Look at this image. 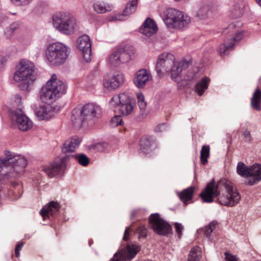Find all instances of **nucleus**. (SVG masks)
Instances as JSON below:
<instances>
[{
    "label": "nucleus",
    "instance_id": "obj_42",
    "mask_svg": "<svg viewBox=\"0 0 261 261\" xmlns=\"http://www.w3.org/2000/svg\"><path fill=\"white\" fill-rule=\"evenodd\" d=\"M139 233V238H145L147 236V229L144 226H140L137 230Z\"/></svg>",
    "mask_w": 261,
    "mask_h": 261
},
{
    "label": "nucleus",
    "instance_id": "obj_46",
    "mask_svg": "<svg viewBox=\"0 0 261 261\" xmlns=\"http://www.w3.org/2000/svg\"><path fill=\"white\" fill-rule=\"evenodd\" d=\"M243 136L246 142L250 143L252 141V137L249 130H246L243 133Z\"/></svg>",
    "mask_w": 261,
    "mask_h": 261
},
{
    "label": "nucleus",
    "instance_id": "obj_36",
    "mask_svg": "<svg viewBox=\"0 0 261 261\" xmlns=\"http://www.w3.org/2000/svg\"><path fill=\"white\" fill-rule=\"evenodd\" d=\"M210 146L208 145H203L200 151V161L203 165L207 163V158L210 155Z\"/></svg>",
    "mask_w": 261,
    "mask_h": 261
},
{
    "label": "nucleus",
    "instance_id": "obj_29",
    "mask_svg": "<svg viewBox=\"0 0 261 261\" xmlns=\"http://www.w3.org/2000/svg\"><path fill=\"white\" fill-rule=\"evenodd\" d=\"M199 71V68L197 67L194 68L189 69L186 72H184V74H182V76L181 77L182 79V84H186L185 85L186 86L188 85V82L191 81L197 77V73Z\"/></svg>",
    "mask_w": 261,
    "mask_h": 261
},
{
    "label": "nucleus",
    "instance_id": "obj_28",
    "mask_svg": "<svg viewBox=\"0 0 261 261\" xmlns=\"http://www.w3.org/2000/svg\"><path fill=\"white\" fill-rule=\"evenodd\" d=\"M195 190V188L194 186H191L183 190L181 192L178 193V196L180 199L185 204H187L188 201L192 199Z\"/></svg>",
    "mask_w": 261,
    "mask_h": 261
},
{
    "label": "nucleus",
    "instance_id": "obj_8",
    "mask_svg": "<svg viewBox=\"0 0 261 261\" xmlns=\"http://www.w3.org/2000/svg\"><path fill=\"white\" fill-rule=\"evenodd\" d=\"M164 21L168 28L180 29L187 27L190 23L191 18L181 11L169 9Z\"/></svg>",
    "mask_w": 261,
    "mask_h": 261
},
{
    "label": "nucleus",
    "instance_id": "obj_15",
    "mask_svg": "<svg viewBox=\"0 0 261 261\" xmlns=\"http://www.w3.org/2000/svg\"><path fill=\"white\" fill-rule=\"evenodd\" d=\"M65 158L56 161L54 163L43 167L42 170L48 177H53L57 174H62L66 169Z\"/></svg>",
    "mask_w": 261,
    "mask_h": 261
},
{
    "label": "nucleus",
    "instance_id": "obj_52",
    "mask_svg": "<svg viewBox=\"0 0 261 261\" xmlns=\"http://www.w3.org/2000/svg\"><path fill=\"white\" fill-rule=\"evenodd\" d=\"M21 98L19 95H16L15 96V102L17 105L21 103Z\"/></svg>",
    "mask_w": 261,
    "mask_h": 261
},
{
    "label": "nucleus",
    "instance_id": "obj_37",
    "mask_svg": "<svg viewBox=\"0 0 261 261\" xmlns=\"http://www.w3.org/2000/svg\"><path fill=\"white\" fill-rule=\"evenodd\" d=\"M229 41L228 39L225 40L224 43L220 45L219 52L221 56L226 55L227 50L231 48L233 46V43L229 42Z\"/></svg>",
    "mask_w": 261,
    "mask_h": 261
},
{
    "label": "nucleus",
    "instance_id": "obj_16",
    "mask_svg": "<svg viewBox=\"0 0 261 261\" xmlns=\"http://www.w3.org/2000/svg\"><path fill=\"white\" fill-rule=\"evenodd\" d=\"M12 119L15 121L16 126L22 131H27L33 126L32 121L20 110H16Z\"/></svg>",
    "mask_w": 261,
    "mask_h": 261
},
{
    "label": "nucleus",
    "instance_id": "obj_19",
    "mask_svg": "<svg viewBox=\"0 0 261 261\" xmlns=\"http://www.w3.org/2000/svg\"><path fill=\"white\" fill-rule=\"evenodd\" d=\"M152 79L150 72L144 69L138 70L134 79V83L136 87L143 88L146 83Z\"/></svg>",
    "mask_w": 261,
    "mask_h": 261
},
{
    "label": "nucleus",
    "instance_id": "obj_24",
    "mask_svg": "<svg viewBox=\"0 0 261 261\" xmlns=\"http://www.w3.org/2000/svg\"><path fill=\"white\" fill-rule=\"evenodd\" d=\"M153 142L149 138L147 137H143L140 141V151L144 154L150 153L152 149Z\"/></svg>",
    "mask_w": 261,
    "mask_h": 261
},
{
    "label": "nucleus",
    "instance_id": "obj_43",
    "mask_svg": "<svg viewBox=\"0 0 261 261\" xmlns=\"http://www.w3.org/2000/svg\"><path fill=\"white\" fill-rule=\"evenodd\" d=\"M111 124L113 126L122 125L123 121L121 117L119 116H114L111 120Z\"/></svg>",
    "mask_w": 261,
    "mask_h": 261
},
{
    "label": "nucleus",
    "instance_id": "obj_22",
    "mask_svg": "<svg viewBox=\"0 0 261 261\" xmlns=\"http://www.w3.org/2000/svg\"><path fill=\"white\" fill-rule=\"evenodd\" d=\"M60 208L59 204L54 201L49 202L48 204L43 206L40 214L44 219L54 216Z\"/></svg>",
    "mask_w": 261,
    "mask_h": 261
},
{
    "label": "nucleus",
    "instance_id": "obj_12",
    "mask_svg": "<svg viewBox=\"0 0 261 261\" xmlns=\"http://www.w3.org/2000/svg\"><path fill=\"white\" fill-rule=\"evenodd\" d=\"M130 60L129 53L125 48L120 47L110 55L108 63L111 66L116 67L121 64L128 62Z\"/></svg>",
    "mask_w": 261,
    "mask_h": 261
},
{
    "label": "nucleus",
    "instance_id": "obj_18",
    "mask_svg": "<svg viewBox=\"0 0 261 261\" xmlns=\"http://www.w3.org/2000/svg\"><path fill=\"white\" fill-rule=\"evenodd\" d=\"M124 81L122 74L118 73L106 78L103 80V86L109 90H115L121 86Z\"/></svg>",
    "mask_w": 261,
    "mask_h": 261
},
{
    "label": "nucleus",
    "instance_id": "obj_20",
    "mask_svg": "<svg viewBox=\"0 0 261 261\" xmlns=\"http://www.w3.org/2000/svg\"><path fill=\"white\" fill-rule=\"evenodd\" d=\"M36 116L40 120H48L55 114L54 109L48 105H42L34 108Z\"/></svg>",
    "mask_w": 261,
    "mask_h": 261
},
{
    "label": "nucleus",
    "instance_id": "obj_56",
    "mask_svg": "<svg viewBox=\"0 0 261 261\" xmlns=\"http://www.w3.org/2000/svg\"><path fill=\"white\" fill-rule=\"evenodd\" d=\"M135 212H133L132 214V216H134L135 215Z\"/></svg>",
    "mask_w": 261,
    "mask_h": 261
},
{
    "label": "nucleus",
    "instance_id": "obj_21",
    "mask_svg": "<svg viewBox=\"0 0 261 261\" xmlns=\"http://www.w3.org/2000/svg\"><path fill=\"white\" fill-rule=\"evenodd\" d=\"M158 31L157 26L153 20L147 18L139 29V31L144 35L149 37Z\"/></svg>",
    "mask_w": 261,
    "mask_h": 261
},
{
    "label": "nucleus",
    "instance_id": "obj_48",
    "mask_svg": "<svg viewBox=\"0 0 261 261\" xmlns=\"http://www.w3.org/2000/svg\"><path fill=\"white\" fill-rule=\"evenodd\" d=\"M225 256L226 261H237V259L234 256L232 255L227 252L225 253Z\"/></svg>",
    "mask_w": 261,
    "mask_h": 261
},
{
    "label": "nucleus",
    "instance_id": "obj_50",
    "mask_svg": "<svg viewBox=\"0 0 261 261\" xmlns=\"http://www.w3.org/2000/svg\"><path fill=\"white\" fill-rule=\"evenodd\" d=\"M165 129V125L164 124H161L158 125L155 128V131L161 132Z\"/></svg>",
    "mask_w": 261,
    "mask_h": 261
},
{
    "label": "nucleus",
    "instance_id": "obj_13",
    "mask_svg": "<svg viewBox=\"0 0 261 261\" xmlns=\"http://www.w3.org/2000/svg\"><path fill=\"white\" fill-rule=\"evenodd\" d=\"M174 60V56L171 54L164 53L160 55L156 62L155 68L158 74L162 75L169 71Z\"/></svg>",
    "mask_w": 261,
    "mask_h": 261
},
{
    "label": "nucleus",
    "instance_id": "obj_55",
    "mask_svg": "<svg viewBox=\"0 0 261 261\" xmlns=\"http://www.w3.org/2000/svg\"><path fill=\"white\" fill-rule=\"evenodd\" d=\"M256 2L261 7V0H256Z\"/></svg>",
    "mask_w": 261,
    "mask_h": 261
},
{
    "label": "nucleus",
    "instance_id": "obj_1",
    "mask_svg": "<svg viewBox=\"0 0 261 261\" xmlns=\"http://www.w3.org/2000/svg\"><path fill=\"white\" fill-rule=\"evenodd\" d=\"M200 196L205 202H213L214 197L218 196L219 203L228 206L236 205L241 199V195L236 187L226 179L220 180L217 183L212 180L207 184Z\"/></svg>",
    "mask_w": 261,
    "mask_h": 261
},
{
    "label": "nucleus",
    "instance_id": "obj_30",
    "mask_svg": "<svg viewBox=\"0 0 261 261\" xmlns=\"http://www.w3.org/2000/svg\"><path fill=\"white\" fill-rule=\"evenodd\" d=\"M251 166L248 167L243 162H240L237 167V172L241 176L247 178L250 177Z\"/></svg>",
    "mask_w": 261,
    "mask_h": 261
},
{
    "label": "nucleus",
    "instance_id": "obj_35",
    "mask_svg": "<svg viewBox=\"0 0 261 261\" xmlns=\"http://www.w3.org/2000/svg\"><path fill=\"white\" fill-rule=\"evenodd\" d=\"M94 10L98 13H103L107 11H110L111 7L106 6V4L102 2H98L93 4Z\"/></svg>",
    "mask_w": 261,
    "mask_h": 261
},
{
    "label": "nucleus",
    "instance_id": "obj_57",
    "mask_svg": "<svg viewBox=\"0 0 261 261\" xmlns=\"http://www.w3.org/2000/svg\"><path fill=\"white\" fill-rule=\"evenodd\" d=\"M115 19H117L116 18H115ZM118 20H120V18H118Z\"/></svg>",
    "mask_w": 261,
    "mask_h": 261
},
{
    "label": "nucleus",
    "instance_id": "obj_2",
    "mask_svg": "<svg viewBox=\"0 0 261 261\" xmlns=\"http://www.w3.org/2000/svg\"><path fill=\"white\" fill-rule=\"evenodd\" d=\"M13 79L15 82L19 83V88L21 90L30 91L36 80L34 63L29 61H20L16 67Z\"/></svg>",
    "mask_w": 261,
    "mask_h": 261
},
{
    "label": "nucleus",
    "instance_id": "obj_38",
    "mask_svg": "<svg viewBox=\"0 0 261 261\" xmlns=\"http://www.w3.org/2000/svg\"><path fill=\"white\" fill-rule=\"evenodd\" d=\"M72 156L77 160L79 163L83 166H86L89 164V158L85 154H77L72 155Z\"/></svg>",
    "mask_w": 261,
    "mask_h": 261
},
{
    "label": "nucleus",
    "instance_id": "obj_11",
    "mask_svg": "<svg viewBox=\"0 0 261 261\" xmlns=\"http://www.w3.org/2000/svg\"><path fill=\"white\" fill-rule=\"evenodd\" d=\"M189 62L186 61H181L180 62H174L169 68L171 73V78L172 80L176 82L180 86L185 87L186 84H182V76L181 73L189 67Z\"/></svg>",
    "mask_w": 261,
    "mask_h": 261
},
{
    "label": "nucleus",
    "instance_id": "obj_7",
    "mask_svg": "<svg viewBox=\"0 0 261 261\" xmlns=\"http://www.w3.org/2000/svg\"><path fill=\"white\" fill-rule=\"evenodd\" d=\"M70 53L69 48L63 43H53L49 44L46 50L47 60L54 65L63 64Z\"/></svg>",
    "mask_w": 261,
    "mask_h": 261
},
{
    "label": "nucleus",
    "instance_id": "obj_3",
    "mask_svg": "<svg viewBox=\"0 0 261 261\" xmlns=\"http://www.w3.org/2000/svg\"><path fill=\"white\" fill-rule=\"evenodd\" d=\"M100 109L93 103H88L83 107L78 106L72 112L71 121L76 128H80L84 123L92 124L99 117Z\"/></svg>",
    "mask_w": 261,
    "mask_h": 261
},
{
    "label": "nucleus",
    "instance_id": "obj_9",
    "mask_svg": "<svg viewBox=\"0 0 261 261\" xmlns=\"http://www.w3.org/2000/svg\"><path fill=\"white\" fill-rule=\"evenodd\" d=\"M110 103L112 106H117L119 113L123 116L129 115L134 110V100L126 93L114 95Z\"/></svg>",
    "mask_w": 261,
    "mask_h": 261
},
{
    "label": "nucleus",
    "instance_id": "obj_49",
    "mask_svg": "<svg viewBox=\"0 0 261 261\" xmlns=\"http://www.w3.org/2000/svg\"><path fill=\"white\" fill-rule=\"evenodd\" d=\"M32 0H11L12 2L17 5H23L29 4Z\"/></svg>",
    "mask_w": 261,
    "mask_h": 261
},
{
    "label": "nucleus",
    "instance_id": "obj_33",
    "mask_svg": "<svg viewBox=\"0 0 261 261\" xmlns=\"http://www.w3.org/2000/svg\"><path fill=\"white\" fill-rule=\"evenodd\" d=\"M210 80L207 77L203 78L195 85V90L199 96H201L204 91L207 89Z\"/></svg>",
    "mask_w": 261,
    "mask_h": 261
},
{
    "label": "nucleus",
    "instance_id": "obj_4",
    "mask_svg": "<svg viewBox=\"0 0 261 261\" xmlns=\"http://www.w3.org/2000/svg\"><path fill=\"white\" fill-rule=\"evenodd\" d=\"M27 165V161L23 156L6 151L5 156L0 158V180L9 176L8 174L19 173Z\"/></svg>",
    "mask_w": 261,
    "mask_h": 261
},
{
    "label": "nucleus",
    "instance_id": "obj_34",
    "mask_svg": "<svg viewBox=\"0 0 261 261\" xmlns=\"http://www.w3.org/2000/svg\"><path fill=\"white\" fill-rule=\"evenodd\" d=\"M138 0H129L127 6L123 11V15H128L134 13L137 9Z\"/></svg>",
    "mask_w": 261,
    "mask_h": 261
},
{
    "label": "nucleus",
    "instance_id": "obj_44",
    "mask_svg": "<svg viewBox=\"0 0 261 261\" xmlns=\"http://www.w3.org/2000/svg\"><path fill=\"white\" fill-rule=\"evenodd\" d=\"M243 35L242 32H237L235 35L230 39V43H233V45L236 42L239 41L243 38Z\"/></svg>",
    "mask_w": 261,
    "mask_h": 261
},
{
    "label": "nucleus",
    "instance_id": "obj_27",
    "mask_svg": "<svg viewBox=\"0 0 261 261\" xmlns=\"http://www.w3.org/2000/svg\"><path fill=\"white\" fill-rule=\"evenodd\" d=\"M80 139L77 137L67 140L63 144L62 151L64 153L74 151L75 148L80 144Z\"/></svg>",
    "mask_w": 261,
    "mask_h": 261
},
{
    "label": "nucleus",
    "instance_id": "obj_6",
    "mask_svg": "<svg viewBox=\"0 0 261 261\" xmlns=\"http://www.w3.org/2000/svg\"><path fill=\"white\" fill-rule=\"evenodd\" d=\"M54 28L65 35H71L77 30L78 25L74 17L70 13H57L53 16Z\"/></svg>",
    "mask_w": 261,
    "mask_h": 261
},
{
    "label": "nucleus",
    "instance_id": "obj_40",
    "mask_svg": "<svg viewBox=\"0 0 261 261\" xmlns=\"http://www.w3.org/2000/svg\"><path fill=\"white\" fill-rule=\"evenodd\" d=\"M138 98V105L141 111L145 110L146 107V102L144 101V96L141 93L137 94Z\"/></svg>",
    "mask_w": 261,
    "mask_h": 261
},
{
    "label": "nucleus",
    "instance_id": "obj_17",
    "mask_svg": "<svg viewBox=\"0 0 261 261\" xmlns=\"http://www.w3.org/2000/svg\"><path fill=\"white\" fill-rule=\"evenodd\" d=\"M77 46L82 51L84 60L86 62L91 60V44L89 37L87 35H83L79 37L77 41Z\"/></svg>",
    "mask_w": 261,
    "mask_h": 261
},
{
    "label": "nucleus",
    "instance_id": "obj_31",
    "mask_svg": "<svg viewBox=\"0 0 261 261\" xmlns=\"http://www.w3.org/2000/svg\"><path fill=\"white\" fill-rule=\"evenodd\" d=\"M188 261H204L202 251L199 247L195 246L192 248L189 253Z\"/></svg>",
    "mask_w": 261,
    "mask_h": 261
},
{
    "label": "nucleus",
    "instance_id": "obj_41",
    "mask_svg": "<svg viewBox=\"0 0 261 261\" xmlns=\"http://www.w3.org/2000/svg\"><path fill=\"white\" fill-rule=\"evenodd\" d=\"M216 224V222L213 221L205 227L204 229V234L205 236H210L211 233L215 229Z\"/></svg>",
    "mask_w": 261,
    "mask_h": 261
},
{
    "label": "nucleus",
    "instance_id": "obj_45",
    "mask_svg": "<svg viewBox=\"0 0 261 261\" xmlns=\"http://www.w3.org/2000/svg\"><path fill=\"white\" fill-rule=\"evenodd\" d=\"M175 226L176 228V231L178 234V237L179 238H180L182 234V230L183 229V227L181 224L178 223H175Z\"/></svg>",
    "mask_w": 261,
    "mask_h": 261
},
{
    "label": "nucleus",
    "instance_id": "obj_25",
    "mask_svg": "<svg viewBox=\"0 0 261 261\" xmlns=\"http://www.w3.org/2000/svg\"><path fill=\"white\" fill-rule=\"evenodd\" d=\"M245 4L242 1H238L232 7L230 11V16L233 18L241 17L244 12Z\"/></svg>",
    "mask_w": 261,
    "mask_h": 261
},
{
    "label": "nucleus",
    "instance_id": "obj_53",
    "mask_svg": "<svg viewBox=\"0 0 261 261\" xmlns=\"http://www.w3.org/2000/svg\"><path fill=\"white\" fill-rule=\"evenodd\" d=\"M6 61V60L5 58L3 56L0 55V68L3 67V65L5 63Z\"/></svg>",
    "mask_w": 261,
    "mask_h": 261
},
{
    "label": "nucleus",
    "instance_id": "obj_5",
    "mask_svg": "<svg viewBox=\"0 0 261 261\" xmlns=\"http://www.w3.org/2000/svg\"><path fill=\"white\" fill-rule=\"evenodd\" d=\"M66 89V85L53 74L40 91V99L43 102L51 103L65 93Z\"/></svg>",
    "mask_w": 261,
    "mask_h": 261
},
{
    "label": "nucleus",
    "instance_id": "obj_32",
    "mask_svg": "<svg viewBox=\"0 0 261 261\" xmlns=\"http://www.w3.org/2000/svg\"><path fill=\"white\" fill-rule=\"evenodd\" d=\"M261 100V91L259 89H257L254 92L251 100V107L257 110H260V103Z\"/></svg>",
    "mask_w": 261,
    "mask_h": 261
},
{
    "label": "nucleus",
    "instance_id": "obj_10",
    "mask_svg": "<svg viewBox=\"0 0 261 261\" xmlns=\"http://www.w3.org/2000/svg\"><path fill=\"white\" fill-rule=\"evenodd\" d=\"M149 224L154 232L160 235L166 236L171 232V226L162 219L158 213L150 215Z\"/></svg>",
    "mask_w": 261,
    "mask_h": 261
},
{
    "label": "nucleus",
    "instance_id": "obj_14",
    "mask_svg": "<svg viewBox=\"0 0 261 261\" xmlns=\"http://www.w3.org/2000/svg\"><path fill=\"white\" fill-rule=\"evenodd\" d=\"M140 250L138 246L127 245L126 247L117 252L110 261L130 260L134 258Z\"/></svg>",
    "mask_w": 261,
    "mask_h": 261
},
{
    "label": "nucleus",
    "instance_id": "obj_54",
    "mask_svg": "<svg viewBox=\"0 0 261 261\" xmlns=\"http://www.w3.org/2000/svg\"><path fill=\"white\" fill-rule=\"evenodd\" d=\"M234 27V25L233 24H230L228 27L227 29L228 30H230L231 29H233Z\"/></svg>",
    "mask_w": 261,
    "mask_h": 261
},
{
    "label": "nucleus",
    "instance_id": "obj_26",
    "mask_svg": "<svg viewBox=\"0 0 261 261\" xmlns=\"http://www.w3.org/2000/svg\"><path fill=\"white\" fill-rule=\"evenodd\" d=\"M22 193V187L21 184L17 181L12 182L11 189L9 191L8 195L13 200L19 198Z\"/></svg>",
    "mask_w": 261,
    "mask_h": 261
},
{
    "label": "nucleus",
    "instance_id": "obj_23",
    "mask_svg": "<svg viewBox=\"0 0 261 261\" xmlns=\"http://www.w3.org/2000/svg\"><path fill=\"white\" fill-rule=\"evenodd\" d=\"M250 177L252 178L248 181V185L252 186L261 180V164H254L251 166Z\"/></svg>",
    "mask_w": 261,
    "mask_h": 261
},
{
    "label": "nucleus",
    "instance_id": "obj_51",
    "mask_svg": "<svg viewBox=\"0 0 261 261\" xmlns=\"http://www.w3.org/2000/svg\"><path fill=\"white\" fill-rule=\"evenodd\" d=\"M129 229L130 228L129 227H127L126 228V229L125 230L123 238V239L125 241L127 240V239H128Z\"/></svg>",
    "mask_w": 261,
    "mask_h": 261
},
{
    "label": "nucleus",
    "instance_id": "obj_39",
    "mask_svg": "<svg viewBox=\"0 0 261 261\" xmlns=\"http://www.w3.org/2000/svg\"><path fill=\"white\" fill-rule=\"evenodd\" d=\"M208 11V7L206 5H200L196 11V16L200 18H204L207 15Z\"/></svg>",
    "mask_w": 261,
    "mask_h": 261
},
{
    "label": "nucleus",
    "instance_id": "obj_47",
    "mask_svg": "<svg viewBox=\"0 0 261 261\" xmlns=\"http://www.w3.org/2000/svg\"><path fill=\"white\" fill-rule=\"evenodd\" d=\"M23 245H24V243H23V242H21V243H19L17 244L16 248H15V255L17 257L19 256V255H20L19 251H20V250H21Z\"/></svg>",
    "mask_w": 261,
    "mask_h": 261
}]
</instances>
